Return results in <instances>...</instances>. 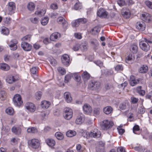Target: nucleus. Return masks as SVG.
<instances>
[{
    "instance_id": "f257e3e1",
    "label": "nucleus",
    "mask_w": 152,
    "mask_h": 152,
    "mask_svg": "<svg viewBox=\"0 0 152 152\" xmlns=\"http://www.w3.org/2000/svg\"><path fill=\"white\" fill-rule=\"evenodd\" d=\"M29 146L34 149H37L40 146V141L38 139L34 138L28 141Z\"/></svg>"
},
{
    "instance_id": "f03ea898",
    "label": "nucleus",
    "mask_w": 152,
    "mask_h": 152,
    "mask_svg": "<svg viewBox=\"0 0 152 152\" xmlns=\"http://www.w3.org/2000/svg\"><path fill=\"white\" fill-rule=\"evenodd\" d=\"M12 100L14 105L16 107H20L23 104L21 97L19 94H16L14 96Z\"/></svg>"
},
{
    "instance_id": "7ed1b4c3",
    "label": "nucleus",
    "mask_w": 152,
    "mask_h": 152,
    "mask_svg": "<svg viewBox=\"0 0 152 152\" xmlns=\"http://www.w3.org/2000/svg\"><path fill=\"white\" fill-rule=\"evenodd\" d=\"M113 125V124L112 121L107 120H104L101 124L102 128L104 130H107L111 128Z\"/></svg>"
},
{
    "instance_id": "20e7f679",
    "label": "nucleus",
    "mask_w": 152,
    "mask_h": 152,
    "mask_svg": "<svg viewBox=\"0 0 152 152\" xmlns=\"http://www.w3.org/2000/svg\"><path fill=\"white\" fill-rule=\"evenodd\" d=\"M63 116L66 119L70 120L73 116L72 110L69 108H65L64 111Z\"/></svg>"
},
{
    "instance_id": "39448f33",
    "label": "nucleus",
    "mask_w": 152,
    "mask_h": 152,
    "mask_svg": "<svg viewBox=\"0 0 152 152\" xmlns=\"http://www.w3.org/2000/svg\"><path fill=\"white\" fill-rule=\"evenodd\" d=\"M100 86V83L94 80L91 81L88 85V87L90 89L95 90L99 89Z\"/></svg>"
},
{
    "instance_id": "423d86ee",
    "label": "nucleus",
    "mask_w": 152,
    "mask_h": 152,
    "mask_svg": "<svg viewBox=\"0 0 152 152\" xmlns=\"http://www.w3.org/2000/svg\"><path fill=\"white\" fill-rule=\"evenodd\" d=\"M18 41L15 39L11 40L8 43V46L11 50H15L17 48Z\"/></svg>"
},
{
    "instance_id": "0eeeda50",
    "label": "nucleus",
    "mask_w": 152,
    "mask_h": 152,
    "mask_svg": "<svg viewBox=\"0 0 152 152\" xmlns=\"http://www.w3.org/2000/svg\"><path fill=\"white\" fill-rule=\"evenodd\" d=\"M90 134L91 137L98 138L100 136L101 133L98 129L94 128L91 130L90 132Z\"/></svg>"
},
{
    "instance_id": "6e6552de",
    "label": "nucleus",
    "mask_w": 152,
    "mask_h": 152,
    "mask_svg": "<svg viewBox=\"0 0 152 152\" xmlns=\"http://www.w3.org/2000/svg\"><path fill=\"white\" fill-rule=\"evenodd\" d=\"M139 45L140 48L144 51L147 52L150 49V46L149 44L144 41L140 42Z\"/></svg>"
},
{
    "instance_id": "1a4fd4ad",
    "label": "nucleus",
    "mask_w": 152,
    "mask_h": 152,
    "mask_svg": "<svg viewBox=\"0 0 152 152\" xmlns=\"http://www.w3.org/2000/svg\"><path fill=\"white\" fill-rule=\"evenodd\" d=\"M97 15L101 18H106L107 16L108 13L104 9L100 8L97 11Z\"/></svg>"
},
{
    "instance_id": "9d476101",
    "label": "nucleus",
    "mask_w": 152,
    "mask_h": 152,
    "mask_svg": "<svg viewBox=\"0 0 152 152\" xmlns=\"http://www.w3.org/2000/svg\"><path fill=\"white\" fill-rule=\"evenodd\" d=\"M26 108L28 111L31 112H34L36 109V107L32 103L28 102L25 105Z\"/></svg>"
},
{
    "instance_id": "9b49d317",
    "label": "nucleus",
    "mask_w": 152,
    "mask_h": 152,
    "mask_svg": "<svg viewBox=\"0 0 152 152\" xmlns=\"http://www.w3.org/2000/svg\"><path fill=\"white\" fill-rule=\"evenodd\" d=\"M62 64L66 66H68L69 64V56L66 54L63 55L61 58Z\"/></svg>"
},
{
    "instance_id": "f8f14e48",
    "label": "nucleus",
    "mask_w": 152,
    "mask_h": 152,
    "mask_svg": "<svg viewBox=\"0 0 152 152\" xmlns=\"http://www.w3.org/2000/svg\"><path fill=\"white\" fill-rule=\"evenodd\" d=\"M57 21L59 24H61L64 28H66L68 25L67 22L64 18L62 17H60L57 19Z\"/></svg>"
},
{
    "instance_id": "ddd939ff",
    "label": "nucleus",
    "mask_w": 152,
    "mask_h": 152,
    "mask_svg": "<svg viewBox=\"0 0 152 152\" xmlns=\"http://www.w3.org/2000/svg\"><path fill=\"white\" fill-rule=\"evenodd\" d=\"M141 18L145 22H149L152 19V16L148 13H145L142 14Z\"/></svg>"
},
{
    "instance_id": "4468645a",
    "label": "nucleus",
    "mask_w": 152,
    "mask_h": 152,
    "mask_svg": "<svg viewBox=\"0 0 152 152\" xmlns=\"http://www.w3.org/2000/svg\"><path fill=\"white\" fill-rule=\"evenodd\" d=\"M136 28L140 31H144L145 28V23L142 22L140 21L137 22L136 25Z\"/></svg>"
},
{
    "instance_id": "2eb2a0df",
    "label": "nucleus",
    "mask_w": 152,
    "mask_h": 152,
    "mask_svg": "<svg viewBox=\"0 0 152 152\" xmlns=\"http://www.w3.org/2000/svg\"><path fill=\"white\" fill-rule=\"evenodd\" d=\"M21 46L23 50L26 51H30L31 48V45L30 44L24 41L21 43Z\"/></svg>"
},
{
    "instance_id": "dca6fc26",
    "label": "nucleus",
    "mask_w": 152,
    "mask_h": 152,
    "mask_svg": "<svg viewBox=\"0 0 152 152\" xmlns=\"http://www.w3.org/2000/svg\"><path fill=\"white\" fill-rule=\"evenodd\" d=\"M84 121V116L82 113H79L75 121V123L77 124H81Z\"/></svg>"
},
{
    "instance_id": "f3484780",
    "label": "nucleus",
    "mask_w": 152,
    "mask_h": 152,
    "mask_svg": "<svg viewBox=\"0 0 152 152\" xmlns=\"http://www.w3.org/2000/svg\"><path fill=\"white\" fill-rule=\"evenodd\" d=\"M83 110L85 113L87 114L91 113L92 111L91 107L88 104H85L83 107Z\"/></svg>"
},
{
    "instance_id": "a211bd4d",
    "label": "nucleus",
    "mask_w": 152,
    "mask_h": 152,
    "mask_svg": "<svg viewBox=\"0 0 152 152\" xmlns=\"http://www.w3.org/2000/svg\"><path fill=\"white\" fill-rule=\"evenodd\" d=\"M135 58L134 55L129 54L127 56L126 58V62L129 64L132 63L134 61Z\"/></svg>"
},
{
    "instance_id": "6ab92c4d",
    "label": "nucleus",
    "mask_w": 152,
    "mask_h": 152,
    "mask_svg": "<svg viewBox=\"0 0 152 152\" xmlns=\"http://www.w3.org/2000/svg\"><path fill=\"white\" fill-rule=\"evenodd\" d=\"M138 80H136L135 77L133 75H131L130 77L129 83L132 86H134L139 82Z\"/></svg>"
},
{
    "instance_id": "aec40b11",
    "label": "nucleus",
    "mask_w": 152,
    "mask_h": 152,
    "mask_svg": "<svg viewBox=\"0 0 152 152\" xmlns=\"http://www.w3.org/2000/svg\"><path fill=\"white\" fill-rule=\"evenodd\" d=\"M64 96L67 102L69 103L71 102L72 101V98L69 92H65L64 94Z\"/></svg>"
},
{
    "instance_id": "412c9836",
    "label": "nucleus",
    "mask_w": 152,
    "mask_h": 152,
    "mask_svg": "<svg viewBox=\"0 0 152 152\" xmlns=\"http://www.w3.org/2000/svg\"><path fill=\"white\" fill-rule=\"evenodd\" d=\"M82 78L85 83H86L90 77V75L86 71H85L83 72L81 75Z\"/></svg>"
},
{
    "instance_id": "4be33fe9",
    "label": "nucleus",
    "mask_w": 152,
    "mask_h": 152,
    "mask_svg": "<svg viewBox=\"0 0 152 152\" xmlns=\"http://www.w3.org/2000/svg\"><path fill=\"white\" fill-rule=\"evenodd\" d=\"M12 131L16 135H19L21 132V129L19 127H13L12 129Z\"/></svg>"
},
{
    "instance_id": "5701e85b",
    "label": "nucleus",
    "mask_w": 152,
    "mask_h": 152,
    "mask_svg": "<svg viewBox=\"0 0 152 152\" xmlns=\"http://www.w3.org/2000/svg\"><path fill=\"white\" fill-rule=\"evenodd\" d=\"M7 82L9 83H12L16 81L14 77L12 75L8 76L6 79Z\"/></svg>"
},
{
    "instance_id": "b1692460",
    "label": "nucleus",
    "mask_w": 152,
    "mask_h": 152,
    "mask_svg": "<svg viewBox=\"0 0 152 152\" xmlns=\"http://www.w3.org/2000/svg\"><path fill=\"white\" fill-rule=\"evenodd\" d=\"M15 9V3L13 2H10L9 3L8 9L9 11L12 12Z\"/></svg>"
},
{
    "instance_id": "393cba45",
    "label": "nucleus",
    "mask_w": 152,
    "mask_h": 152,
    "mask_svg": "<svg viewBox=\"0 0 152 152\" xmlns=\"http://www.w3.org/2000/svg\"><path fill=\"white\" fill-rule=\"evenodd\" d=\"M113 111L112 108L110 106H107L104 107L103 110V112L106 114L110 113Z\"/></svg>"
},
{
    "instance_id": "a878e982",
    "label": "nucleus",
    "mask_w": 152,
    "mask_h": 152,
    "mask_svg": "<svg viewBox=\"0 0 152 152\" xmlns=\"http://www.w3.org/2000/svg\"><path fill=\"white\" fill-rule=\"evenodd\" d=\"M60 36V34L58 32H55L52 34L50 36V38L51 40L54 41Z\"/></svg>"
},
{
    "instance_id": "bb28decb",
    "label": "nucleus",
    "mask_w": 152,
    "mask_h": 152,
    "mask_svg": "<svg viewBox=\"0 0 152 152\" xmlns=\"http://www.w3.org/2000/svg\"><path fill=\"white\" fill-rule=\"evenodd\" d=\"M46 142L47 144L50 147H53L55 145V140L52 139H48L46 140Z\"/></svg>"
},
{
    "instance_id": "cd10ccee",
    "label": "nucleus",
    "mask_w": 152,
    "mask_h": 152,
    "mask_svg": "<svg viewBox=\"0 0 152 152\" xmlns=\"http://www.w3.org/2000/svg\"><path fill=\"white\" fill-rule=\"evenodd\" d=\"M99 26H95L91 29L90 33L93 35H96L99 32Z\"/></svg>"
},
{
    "instance_id": "c85d7f7f",
    "label": "nucleus",
    "mask_w": 152,
    "mask_h": 152,
    "mask_svg": "<svg viewBox=\"0 0 152 152\" xmlns=\"http://www.w3.org/2000/svg\"><path fill=\"white\" fill-rule=\"evenodd\" d=\"M50 102L46 101H43L42 102L41 106L43 108H48L50 105Z\"/></svg>"
},
{
    "instance_id": "c756f323",
    "label": "nucleus",
    "mask_w": 152,
    "mask_h": 152,
    "mask_svg": "<svg viewBox=\"0 0 152 152\" xmlns=\"http://www.w3.org/2000/svg\"><path fill=\"white\" fill-rule=\"evenodd\" d=\"M27 7L29 11H33L35 8V5L34 3L30 2L28 4Z\"/></svg>"
},
{
    "instance_id": "7c9ffc66",
    "label": "nucleus",
    "mask_w": 152,
    "mask_h": 152,
    "mask_svg": "<svg viewBox=\"0 0 152 152\" xmlns=\"http://www.w3.org/2000/svg\"><path fill=\"white\" fill-rule=\"evenodd\" d=\"M76 134V132L73 130H69L66 132V135L69 137H73L75 136Z\"/></svg>"
},
{
    "instance_id": "2f4dec72",
    "label": "nucleus",
    "mask_w": 152,
    "mask_h": 152,
    "mask_svg": "<svg viewBox=\"0 0 152 152\" xmlns=\"http://www.w3.org/2000/svg\"><path fill=\"white\" fill-rule=\"evenodd\" d=\"M140 129L139 126L137 125H136L133 128V131L134 133L139 134H140Z\"/></svg>"
},
{
    "instance_id": "473e14b6",
    "label": "nucleus",
    "mask_w": 152,
    "mask_h": 152,
    "mask_svg": "<svg viewBox=\"0 0 152 152\" xmlns=\"http://www.w3.org/2000/svg\"><path fill=\"white\" fill-rule=\"evenodd\" d=\"M130 51L133 53H136L137 51L138 48L136 45H133L130 48Z\"/></svg>"
},
{
    "instance_id": "72a5a7b5",
    "label": "nucleus",
    "mask_w": 152,
    "mask_h": 152,
    "mask_svg": "<svg viewBox=\"0 0 152 152\" xmlns=\"http://www.w3.org/2000/svg\"><path fill=\"white\" fill-rule=\"evenodd\" d=\"M0 67L2 69L4 70H8L10 69V67L9 65L5 63L0 64Z\"/></svg>"
},
{
    "instance_id": "f704fd0d",
    "label": "nucleus",
    "mask_w": 152,
    "mask_h": 152,
    "mask_svg": "<svg viewBox=\"0 0 152 152\" xmlns=\"http://www.w3.org/2000/svg\"><path fill=\"white\" fill-rule=\"evenodd\" d=\"M148 69V67L146 66L143 65L140 68L139 71L140 73H144L147 71Z\"/></svg>"
},
{
    "instance_id": "c9c22d12",
    "label": "nucleus",
    "mask_w": 152,
    "mask_h": 152,
    "mask_svg": "<svg viewBox=\"0 0 152 152\" xmlns=\"http://www.w3.org/2000/svg\"><path fill=\"white\" fill-rule=\"evenodd\" d=\"M6 98V93L5 91L1 90H0V99L4 100Z\"/></svg>"
},
{
    "instance_id": "e433bc0d",
    "label": "nucleus",
    "mask_w": 152,
    "mask_h": 152,
    "mask_svg": "<svg viewBox=\"0 0 152 152\" xmlns=\"http://www.w3.org/2000/svg\"><path fill=\"white\" fill-rule=\"evenodd\" d=\"M27 132L28 133H34L37 132V130L35 127H30L28 128L27 129Z\"/></svg>"
},
{
    "instance_id": "4c0bfd02",
    "label": "nucleus",
    "mask_w": 152,
    "mask_h": 152,
    "mask_svg": "<svg viewBox=\"0 0 152 152\" xmlns=\"http://www.w3.org/2000/svg\"><path fill=\"white\" fill-rule=\"evenodd\" d=\"M129 106L128 103L123 102L119 105L120 108L122 110H124Z\"/></svg>"
},
{
    "instance_id": "58836bf2",
    "label": "nucleus",
    "mask_w": 152,
    "mask_h": 152,
    "mask_svg": "<svg viewBox=\"0 0 152 152\" xmlns=\"http://www.w3.org/2000/svg\"><path fill=\"white\" fill-rule=\"evenodd\" d=\"M141 86H139L137 88V92L140 95L144 96L145 94V91L144 90H142Z\"/></svg>"
},
{
    "instance_id": "ea45409f",
    "label": "nucleus",
    "mask_w": 152,
    "mask_h": 152,
    "mask_svg": "<svg viewBox=\"0 0 152 152\" xmlns=\"http://www.w3.org/2000/svg\"><path fill=\"white\" fill-rule=\"evenodd\" d=\"M1 33L4 35H8L9 34V29L6 27H3L2 28L1 30Z\"/></svg>"
},
{
    "instance_id": "a19ab883",
    "label": "nucleus",
    "mask_w": 152,
    "mask_h": 152,
    "mask_svg": "<svg viewBox=\"0 0 152 152\" xmlns=\"http://www.w3.org/2000/svg\"><path fill=\"white\" fill-rule=\"evenodd\" d=\"M5 111L6 113L10 115H13L14 113L13 109L11 107L7 108L6 110Z\"/></svg>"
},
{
    "instance_id": "79ce46f5",
    "label": "nucleus",
    "mask_w": 152,
    "mask_h": 152,
    "mask_svg": "<svg viewBox=\"0 0 152 152\" xmlns=\"http://www.w3.org/2000/svg\"><path fill=\"white\" fill-rule=\"evenodd\" d=\"M82 135L84 137L88 138L90 137V132H88L86 131H83L82 132Z\"/></svg>"
},
{
    "instance_id": "37998d69",
    "label": "nucleus",
    "mask_w": 152,
    "mask_h": 152,
    "mask_svg": "<svg viewBox=\"0 0 152 152\" xmlns=\"http://www.w3.org/2000/svg\"><path fill=\"white\" fill-rule=\"evenodd\" d=\"M55 136L56 138L59 140H61L64 137L63 134L59 132H56L55 133Z\"/></svg>"
},
{
    "instance_id": "c03bdc74",
    "label": "nucleus",
    "mask_w": 152,
    "mask_h": 152,
    "mask_svg": "<svg viewBox=\"0 0 152 152\" xmlns=\"http://www.w3.org/2000/svg\"><path fill=\"white\" fill-rule=\"evenodd\" d=\"M57 70L58 72H60L62 75H64L66 71L64 69L61 67H59L57 68Z\"/></svg>"
},
{
    "instance_id": "a18cd8bd",
    "label": "nucleus",
    "mask_w": 152,
    "mask_h": 152,
    "mask_svg": "<svg viewBox=\"0 0 152 152\" xmlns=\"http://www.w3.org/2000/svg\"><path fill=\"white\" fill-rule=\"evenodd\" d=\"M48 17H45L41 20V23L43 26L46 25L48 22Z\"/></svg>"
},
{
    "instance_id": "49530a36",
    "label": "nucleus",
    "mask_w": 152,
    "mask_h": 152,
    "mask_svg": "<svg viewBox=\"0 0 152 152\" xmlns=\"http://www.w3.org/2000/svg\"><path fill=\"white\" fill-rule=\"evenodd\" d=\"M91 43L94 47H97L99 45L97 40L95 39H93L91 41Z\"/></svg>"
},
{
    "instance_id": "de8ad7c7",
    "label": "nucleus",
    "mask_w": 152,
    "mask_h": 152,
    "mask_svg": "<svg viewBox=\"0 0 152 152\" xmlns=\"http://www.w3.org/2000/svg\"><path fill=\"white\" fill-rule=\"evenodd\" d=\"M80 25L78 19L73 20L72 23V25L73 27H77Z\"/></svg>"
},
{
    "instance_id": "09e8293b",
    "label": "nucleus",
    "mask_w": 152,
    "mask_h": 152,
    "mask_svg": "<svg viewBox=\"0 0 152 152\" xmlns=\"http://www.w3.org/2000/svg\"><path fill=\"white\" fill-rule=\"evenodd\" d=\"M122 14L124 17L126 18H129L130 16V13L129 10H128L127 11H125L124 12H123Z\"/></svg>"
},
{
    "instance_id": "8fccbe9b",
    "label": "nucleus",
    "mask_w": 152,
    "mask_h": 152,
    "mask_svg": "<svg viewBox=\"0 0 152 152\" xmlns=\"http://www.w3.org/2000/svg\"><path fill=\"white\" fill-rule=\"evenodd\" d=\"M46 12V10H44L41 11H37L35 12V13L39 16H42L44 15Z\"/></svg>"
},
{
    "instance_id": "3c124183",
    "label": "nucleus",
    "mask_w": 152,
    "mask_h": 152,
    "mask_svg": "<svg viewBox=\"0 0 152 152\" xmlns=\"http://www.w3.org/2000/svg\"><path fill=\"white\" fill-rule=\"evenodd\" d=\"M82 6L81 3L79 2L76 3L74 5V9L75 10H78L81 9Z\"/></svg>"
},
{
    "instance_id": "603ef678",
    "label": "nucleus",
    "mask_w": 152,
    "mask_h": 152,
    "mask_svg": "<svg viewBox=\"0 0 152 152\" xmlns=\"http://www.w3.org/2000/svg\"><path fill=\"white\" fill-rule=\"evenodd\" d=\"M146 6L149 8L152 9V2L149 1H146L145 2Z\"/></svg>"
},
{
    "instance_id": "864d4df0",
    "label": "nucleus",
    "mask_w": 152,
    "mask_h": 152,
    "mask_svg": "<svg viewBox=\"0 0 152 152\" xmlns=\"http://www.w3.org/2000/svg\"><path fill=\"white\" fill-rule=\"evenodd\" d=\"M80 44L79 43H77L73 46L72 49L75 51H77L80 48Z\"/></svg>"
},
{
    "instance_id": "5fc2aeb1",
    "label": "nucleus",
    "mask_w": 152,
    "mask_h": 152,
    "mask_svg": "<svg viewBox=\"0 0 152 152\" xmlns=\"http://www.w3.org/2000/svg\"><path fill=\"white\" fill-rule=\"evenodd\" d=\"M31 37V35H27L22 38V39L23 41H30Z\"/></svg>"
},
{
    "instance_id": "6e6d98bb",
    "label": "nucleus",
    "mask_w": 152,
    "mask_h": 152,
    "mask_svg": "<svg viewBox=\"0 0 152 152\" xmlns=\"http://www.w3.org/2000/svg\"><path fill=\"white\" fill-rule=\"evenodd\" d=\"M31 72L33 74H36L37 72L38 69L37 67H33L31 69Z\"/></svg>"
},
{
    "instance_id": "4d7b16f0",
    "label": "nucleus",
    "mask_w": 152,
    "mask_h": 152,
    "mask_svg": "<svg viewBox=\"0 0 152 152\" xmlns=\"http://www.w3.org/2000/svg\"><path fill=\"white\" fill-rule=\"evenodd\" d=\"M77 19L80 24L81 23H85L87 22V20L85 18H80Z\"/></svg>"
},
{
    "instance_id": "13d9d810",
    "label": "nucleus",
    "mask_w": 152,
    "mask_h": 152,
    "mask_svg": "<svg viewBox=\"0 0 152 152\" xmlns=\"http://www.w3.org/2000/svg\"><path fill=\"white\" fill-rule=\"evenodd\" d=\"M42 93L40 91H38L36 93V99L38 100H39L41 97Z\"/></svg>"
},
{
    "instance_id": "bf43d9fd",
    "label": "nucleus",
    "mask_w": 152,
    "mask_h": 152,
    "mask_svg": "<svg viewBox=\"0 0 152 152\" xmlns=\"http://www.w3.org/2000/svg\"><path fill=\"white\" fill-rule=\"evenodd\" d=\"M118 4L120 6H122L126 5L125 1L124 0H118L117 1Z\"/></svg>"
},
{
    "instance_id": "052dcab7",
    "label": "nucleus",
    "mask_w": 152,
    "mask_h": 152,
    "mask_svg": "<svg viewBox=\"0 0 152 152\" xmlns=\"http://www.w3.org/2000/svg\"><path fill=\"white\" fill-rule=\"evenodd\" d=\"M71 78V75H67L65 77V81L66 83H68Z\"/></svg>"
},
{
    "instance_id": "680f3d73",
    "label": "nucleus",
    "mask_w": 152,
    "mask_h": 152,
    "mask_svg": "<svg viewBox=\"0 0 152 152\" xmlns=\"http://www.w3.org/2000/svg\"><path fill=\"white\" fill-rule=\"evenodd\" d=\"M31 21L33 23H37L39 21V19L37 18H31L30 19Z\"/></svg>"
},
{
    "instance_id": "e2e57ef3",
    "label": "nucleus",
    "mask_w": 152,
    "mask_h": 152,
    "mask_svg": "<svg viewBox=\"0 0 152 152\" xmlns=\"http://www.w3.org/2000/svg\"><path fill=\"white\" fill-rule=\"evenodd\" d=\"M145 111V110L144 108L141 107L139 109L138 113L140 114H143Z\"/></svg>"
},
{
    "instance_id": "0e129e2a",
    "label": "nucleus",
    "mask_w": 152,
    "mask_h": 152,
    "mask_svg": "<svg viewBox=\"0 0 152 152\" xmlns=\"http://www.w3.org/2000/svg\"><path fill=\"white\" fill-rule=\"evenodd\" d=\"M131 99L132 102L133 104H135L137 103L138 101V98L134 97H131Z\"/></svg>"
},
{
    "instance_id": "69168bd1",
    "label": "nucleus",
    "mask_w": 152,
    "mask_h": 152,
    "mask_svg": "<svg viewBox=\"0 0 152 152\" xmlns=\"http://www.w3.org/2000/svg\"><path fill=\"white\" fill-rule=\"evenodd\" d=\"M117 129L119 134L122 135L125 132V130L121 128H117Z\"/></svg>"
},
{
    "instance_id": "338daca9",
    "label": "nucleus",
    "mask_w": 152,
    "mask_h": 152,
    "mask_svg": "<svg viewBox=\"0 0 152 152\" xmlns=\"http://www.w3.org/2000/svg\"><path fill=\"white\" fill-rule=\"evenodd\" d=\"M118 152H126L124 148L122 147H118L117 149Z\"/></svg>"
},
{
    "instance_id": "774afa93",
    "label": "nucleus",
    "mask_w": 152,
    "mask_h": 152,
    "mask_svg": "<svg viewBox=\"0 0 152 152\" xmlns=\"http://www.w3.org/2000/svg\"><path fill=\"white\" fill-rule=\"evenodd\" d=\"M145 97L147 99H152V92L151 91L149 92L146 95Z\"/></svg>"
}]
</instances>
